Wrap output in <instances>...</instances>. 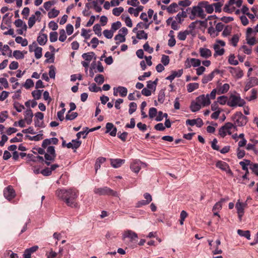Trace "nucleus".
Wrapping results in <instances>:
<instances>
[{
  "label": "nucleus",
  "mask_w": 258,
  "mask_h": 258,
  "mask_svg": "<svg viewBox=\"0 0 258 258\" xmlns=\"http://www.w3.org/2000/svg\"><path fill=\"white\" fill-rule=\"evenodd\" d=\"M56 194L57 197L63 201L68 206L72 208L77 207L76 201L79 192L77 189L74 188L57 189L56 191Z\"/></svg>",
  "instance_id": "f257e3e1"
},
{
  "label": "nucleus",
  "mask_w": 258,
  "mask_h": 258,
  "mask_svg": "<svg viewBox=\"0 0 258 258\" xmlns=\"http://www.w3.org/2000/svg\"><path fill=\"white\" fill-rule=\"evenodd\" d=\"M203 9V8L202 7V5H200V2L197 6H194L192 8H188L186 9V11L191 13L189 16L190 19L194 20L196 17L202 19L205 18L206 15L205 14Z\"/></svg>",
  "instance_id": "f03ea898"
},
{
  "label": "nucleus",
  "mask_w": 258,
  "mask_h": 258,
  "mask_svg": "<svg viewBox=\"0 0 258 258\" xmlns=\"http://www.w3.org/2000/svg\"><path fill=\"white\" fill-rule=\"evenodd\" d=\"M245 103V101L242 99L239 94H231L227 101V105L230 107H235L236 106H243Z\"/></svg>",
  "instance_id": "7ed1b4c3"
},
{
  "label": "nucleus",
  "mask_w": 258,
  "mask_h": 258,
  "mask_svg": "<svg viewBox=\"0 0 258 258\" xmlns=\"http://www.w3.org/2000/svg\"><path fill=\"white\" fill-rule=\"evenodd\" d=\"M94 192L99 196L108 195L117 197L118 195L116 191L113 190L107 186L95 188L94 190Z\"/></svg>",
  "instance_id": "20e7f679"
},
{
  "label": "nucleus",
  "mask_w": 258,
  "mask_h": 258,
  "mask_svg": "<svg viewBox=\"0 0 258 258\" xmlns=\"http://www.w3.org/2000/svg\"><path fill=\"white\" fill-rule=\"evenodd\" d=\"M232 120L235 122L238 126L245 125L247 121L248 118L246 116L242 114L241 112H236L232 116Z\"/></svg>",
  "instance_id": "39448f33"
},
{
  "label": "nucleus",
  "mask_w": 258,
  "mask_h": 258,
  "mask_svg": "<svg viewBox=\"0 0 258 258\" xmlns=\"http://www.w3.org/2000/svg\"><path fill=\"white\" fill-rule=\"evenodd\" d=\"M216 166L221 170L225 171L227 174L230 175H233V173L230 169L229 165L226 162L219 160L216 162Z\"/></svg>",
  "instance_id": "423d86ee"
},
{
  "label": "nucleus",
  "mask_w": 258,
  "mask_h": 258,
  "mask_svg": "<svg viewBox=\"0 0 258 258\" xmlns=\"http://www.w3.org/2000/svg\"><path fill=\"white\" fill-rule=\"evenodd\" d=\"M4 196L9 201L15 197V192L12 186L10 185L4 189Z\"/></svg>",
  "instance_id": "0eeeda50"
},
{
  "label": "nucleus",
  "mask_w": 258,
  "mask_h": 258,
  "mask_svg": "<svg viewBox=\"0 0 258 258\" xmlns=\"http://www.w3.org/2000/svg\"><path fill=\"white\" fill-rule=\"evenodd\" d=\"M239 164L241 166L242 170H246V173L242 176V178L243 179H247V175L249 174L247 166H249L250 167L251 164H254V163H251L249 160L245 159L244 161H240Z\"/></svg>",
  "instance_id": "6e6552de"
},
{
  "label": "nucleus",
  "mask_w": 258,
  "mask_h": 258,
  "mask_svg": "<svg viewBox=\"0 0 258 258\" xmlns=\"http://www.w3.org/2000/svg\"><path fill=\"white\" fill-rule=\"evenodd\" d=\"M142 165H145V164L139 160H135L131 164L130 168L133 172L138 173Z\"/></svg>",
  "instance_id": "1a4fd4ad"
},
{
  "label": "nucleus",
  "mask_w": 258,
  "mask_h": 258,
  "mask_svg": "<svg viewBox=\"0 0 258 258\" xmlns=\"http://www.w3.org/2000/svg\"><path fill=\"white\" fill-rule=\"evenodd\" d=\"M196 100L200 105H202L203 106L209 105L211 103L208 94L206 96L205 95H200L197 98Z\"/></svg>",
  "instance_id": "9d476101"
},
{
  "label": "nucleus",
  "mask_w": 258,
  "mask_h": 258,
  "mask_svg": "<svg viewBox=\"0 0 258 258\" xmlns=\"http://www.w3.org/2000/svg\"><path fill=\"white\" fill-rule=\"evenodd\" d=\"M230 73L235 78L240 79L243 75V71L239 68L228 67Z\"/></svg>",
  "instance_id": "9b49d317"
},
{
  "label": "nucleus",
  "mask_w": 258,
  "mask_h": 258,
  "mask_svg": "<svg viewBox=\"0 0 258 258\" xmlns=\"http://www.w3.org/2000/svg\"><path fill=\"white\" fill-rule=\"evenodd\" d=\"M256 85H258V79L255 77H250L246 83L244 88V91L246 92L250 88Z\"/></svg>",
  "instance_id": "f8f14e48"
},
{
  "label": "nucleus",
  "mask_w": 258,
  "mask_h": 258,
  "mask_svg": "<svg viewBox=\"0 0 258 258\" xmlns=\"http://www.w3.org/2000/svg\"><path fill=\"white\" fill-rule=\"evenodd\" d=\"M106 133H109L110 135L112 137H115L116 135L117 129L116 127L114 126L113 123L108 122L106 124Z\"/></svg>",
  "instance_id": "ddd939ff"
},
{
  "label": "nucleus",
  "mask_w": 258,
  "mask_h": 258,
  "mask_svg": "<svg viewBox=\"0 0 258 258\" xmlns=\"http://www.w3.org/2000/svg\"><path fill=\"white\" fill-rule=\"evenodd\" d=\"M125 238H130L131 241H136V239L138 238V235L136 233L131 230H127L124 232L122 239H124Z\"/></svg>",
  "instance_id": "4468645a"
},
{
  "label": "nucleus",
  "mask_w": 258,
  "mask_h": 258,
  "mask_svg": "<svg viewBox=\"0 0 258 258\" xmlns=\"http://www.w3.org/2000/svg\"><path fill=\"white\" fill-rule=\"evenodd\" d=\"M39 247L37 245H34L25 250L23 254V258H31L32 253L36 252Z\"/></svg>",
  "instance_id": "2eb2a0df"
},
{
  "label": "nucleus",
  "mask_w": 258,
  "mask_h": 258,
  "mask_svg": "<svg viewBox=\"0 0 258 258\" xmlns=\"http://www.w3.org/2000/svg\"><path fill=\"white\" fill-rule=\"evenodd\" d=\"M24 120L29 125L32 123V117L33 116V113L32 110L31 109H28L24 112Z\"/></svg>",
  "instance_id": "dca6fc26"
},
{
  "label": "nucleus",
  "mask_w": 258,
  "mask_h": 258,
  "mask_svg": "<svg viewBox=\"0 0 258 258\" xmlns=\"http://www.w3.org/2000/svg\"><path fill=\"white\" fill-rule=\"evenodd\" d=\"M200 5H202V7L205 9L207 13L211 14L213 12V4L210 5L207 1H202L200 2Z\"/></svg>",
  "instance_id": "f3484780"
},
{
  "label": "nucleus",
  "mask_w": 258,
  "mask_h": 258,
  "mask_svg": "<svg viewBox=\"0 0 258 258\" xmlns=\"http://www.w3.org/2000/svg\"><path fill=\"white\" fill-rule=\"evenodd\" d=\"M219 71L218 70H215L211 73L209 75H205L202 79V83L203 84H206L208 82L211 81L215 76V74H218Z\"/></svg>",
  "instance_id": "a211bd4d"
},
{
  "label": "nucleus",
  "mask_w": 258,
  "mask_h": 258,
  "mask_svg": "<svg viewBox=\"0 0 258 258\" xmlns=\"http://www.w3.org/2000/svg\"><path fill=\"white\" fill-rule=\"evenodd\" d=\"M125 162V160L121 159H110V164L114 168L120 167Z\"/></svg>",
  "instance_id": "6ab92c4d"
},
{
  "label": "nucleus",
  "mask_w": 258,
  "mask_h": 258,
  "mask_svg": "<svg viewBox=\"0 0 258 258\" xmlns=\"http://www.w3.org/2000/svg\"><path fill=\"white\" fill-rule=\"evenodd\" d=\"M241 205H241V202H240L239 200H238V202L236 203L235 205V208L237 210L238 218L240 220H241L242 217L243 216L244 213V209Z\"/></svg>",
  "instance_id": "aec40b11"
},
{
  "label": "nucleus",
  "mask_w": 258,
  "mask_h": 258,
  "mask_svg": "<svg viewBox=\"0 0 258 258\" xmlns=\"http://www.w3.org/2000/svg\"><path fill=\"white\" fill-rule=\"evenodd\" d=\"M200 53L201 56L205 58H209L212 55L211 51L209 49L206 48H200Z\"/></svg>",
  "instance_id": "412c9836"
},
{
  "label": "nucleus",
  "mask_w": 258,
  "mask_h": 258,
  "mask_svg": "<svg viewBox=\"0 0 258 258\" xmlns=\"http://www.w3.org/2000/svg\"><path fill=\"white\" fill-rule=\"evenodd\" d=\"M192 31L188 30H185L184 31H180L177 35V38L180 40H185L186 39V36L188 35L191 34Z\"/></svg>",
  "instance_id": "4be33fe9"
},
{
  "label": "nucleus",
  "mask_w": 258,
  "mask_h": 258,
  "mask_svg": "<svg viewBox=\"0 0 258 258\" xmlns=\"http://www.w3.org/2000/svg\"><path fill=\"white\" fill-rule=\"evenodd\" d=\"M213 48L215 51V53L214 54V56H216L217 55H222L225 52L224 49L221 48L219 44H215L214 45Z\"/></svg>",
  "instance_id": "5701e85b"
},
{
  "label": "nucleus",
  "mask_w": 258,
  "mask_h": 258,
  "mask_svg": "<svg viewBox=\"0 0 258 258\" xmlns=\"http://www.w3.org/2000/svg\"><path fill=\"white\" fill-rule=\"evenodd\" d=\"M218 90L217 94H222L226 93L229 89V85L228 84H224L222 86L217 88Z\"/></svg>",
  "instance_id": "b1692460"
},
{
  "label": "nucleus",
  "mask_w": 258,
  "mask_h": 258,
  "mask_svg": "<svg viewBox=\"0 0 258 258\" xmlns=\"http://www.w3.org/2000/svg\"><path fill=\"white\" fill-rule=\"evenodd\" d=\"M144 7L142 6H139L137 8L134 9L132 7H130L128 9V12L130 14H132L133 11H135L134 16L137 17L139 15V12L143 11Z\"/></svg>",
  "instance_id": "393cba45"
},
{
  "label": "nucleus",
  "mask_w": 258,
  "mask_h": 258,
  "mask_svg": "<svg viewBox=\"0 0 258 258\" xmlns=\"http://www.w3.org/2000/svg\"><path fill=\"white\" fill-rule=\"evenodd\" d=\"M37 40L40 45H44L47 41V36L45 34H42L37 37Z\"/></svg>",
  "instance_id": "a878e982"
},
{
  "label": "nucleus",
  "mask_w": 258,
  "mask_h": 258,
  "mask_svg": "<svg viewBox=\"0 0 258 258\" xmlns=\"http://www.w3.org/2000/svg\"><path fill=\"white\" fill-rule=\"evenodd\" d=\"M177 8H178V5L175 3H172L170 6H169L167 8V10L169 13L173 14L177 11Z\"/></svg>",
  "instance_id": "bb28decb"
},
{
  "label": "nucleus",
  "mask_w": 258,
  "mask_h": 258,
  "mask_svg": "<svg viewBox=\"0 0 258 258\" xmlns=\"http://www.w3.org/2000/svg\"><path fill=\"white\" fill-rule=\"evenodd\" d=\"M94 55V52L92 51L83 53L82 57L85 60L90 62L93 59Z\"/></svg>",
  "instance_id": "cd10ccee"
},
{
  "label": "nucleus",
  "mask_w": 258,
  "mask_h": 258,
  "mask_svg": "<svg viewBox=\"0 0 258 258\" xmlns=\"http://www.w3.org/2000/svg\"><path fill=\"white\" fill-rule=\"evenodd\" d=\"M2 54L5 55L7 54L9 57H11L12 50L10 49L9 46L8 45H5L2 47Z\"/></svg>",
  "instance_id": "c85d7f7f"
},
{
  "label": "nucleus",
  "mask_w": 258,
  "mask_h": 258,
  "mask_svg": "<svg viewBox=\"0 0 258 258\" xmlns=\"http://www.w3.org/2000/svg\"><path fill=\"white\" fill-rule=\"evenodd\" d=\"M199 87V84L197 83H189L187 85V90L190 93L197 89Z\"/></svg>",
  "instance_id": "c756f323"
},
{
  "label": "nucleus",
  "mask_w": 258,
  "mask_h": 258,
  "mask_svg": "<svg viewBox=\"0 0 258 258\" xmlns=\"http://www.w3.org/2000/svg\"><path fill=\"white\" fill-rule=\"evenodd\" d=\"M44 56L47 59L45 61V62H53L54 60V54L51 53L49 51L46 52L45 53Z\"/></svg>",
  "instance_id": "7c9ffc66"
},
{
  "label": "nucleus",
  "mask_w": 258,
  "mask_h": 258,
  "mask_svg": "<svg viewBox=\"0 0 258 258\" xmlns=\"http://www.w3.org/2000/svg\"><path fill=\"white\" fill-rule=\"evenodd\" d=\"M237 233L240 236L245 237L247 239H250V231L248 230L243 231L241 229H238L237 230Z\"/></svg>",
  "instance_id": "2f4dec72"
},
{
  "label": "nucleus",
  "mask_w": 258,
  "mask_h": 258,
  "mask_svg": "<svg viewBox=\"0 0 258 258\" xmlns=\"http://www.w3.org/2000/svg\"><path fill=\"white\" fill-rule=\"evenodd\" d=\"M17 43L21 44L22 46H26L28 45V41L26 39H24L21 36H17L15 39Z\"/></svg>",
  "instance_id": "473e14b6"
},
{
  "label": "nucleus",
  "mask_w": 258,
  "mask_h": 258,
  "mask_svg": "<svg viewBox=\"0 0 258 258\" xmlns=\"http://www.w3.org/2000/svg\"><path fill=\"white\" fill-rule=\"evenodd\" d=\"M137 38L139 39H145L148 38V34L144 30L138 31L137 33Z\"/></svg>",
  "instance_id": "72a5a7b5"
},
{
  "label": "nucleus",
  "mask_w": 258,
  "mask_h": 258,
  "mask_svg": "<svg viewBox=\"0 0 258 258\" xmlns=\"http://www.w3.org/2000/svg\"><path fill=\"white\" fill-rule=\"evenodd\" d=\"M190 109L192 112H196L199 111L201 108V105L198 102H192L190 105Z\"/></svg>",
  "instance_id": "f704fd0d"
},
{
  "label": "nucleus",
  "mask_w": 258,
  "mask_h": 258,
  "mask_svg": "<svg viewBox=\"0 0 258 258\" xmlns=\"http://www.w3.org/2000/svg\"><path fill=\"white\" fill-rule=\"evenodd\" d=\"M116 90L119 92L120 95L121 97H125L127 93V90L125 87L119 86L116 88Z\"/></svg>",
  "instance_id": "c9c22d12"
},
{
  "label": "nucleus",
  "mask_w": 258,
  "mask_h": 258,
  "mask_svg": "<svg viewBox=\"0 0 258 258\" xmlns=\"http://www.w3.org/2000/svg\"><path fill=\"white\" fill-rule=\"evenodd\" d=\"M13 56L17 59H21L24 58V53L20 50H15L13 53Z\"/></svg>",
  "instance_id": "e433bc0d"
},
{
  "label": "nucleus",
  "mask_w": 258,
  "mask_h": 258,
  "mask_svg": "<svg viewBox=\"0 0 258 258\" xmlns=\"http://www.w3.org/2000/svg\"><path fill=\"white\" fill-rule=\"evenodd\" d=\"M203 23L204 22L201 21H196L191 23L188 26V28L190 29L189 31H191L192 32V31L196 28L197 24H199L200 26H201L203 25Z\"/></svg>",
  "instance_id": "4c0bfd02"
},
{
  "label": "nucleus",
  "mask_w": 258,
  "mask_h": 258,
  "mask_svg": "<svg viewBox=\"0 0 258 258\" xmlns=\"http://www.w3.org/2000/svg\"><path fill=\"white\" fill-rule=\"evenodd\" d=\"M187 13H189V12L183 11H182L181 12H179L176 15L175 19L176 20L178 21L179 23H181V18H186L187 17Z\"/></svg>",
  "instance_id": "58836bf2"
},
{
  "label": "nucleus",
  "mask_w": 258,
  "mask_h": 258,
  "mask_svg": "<svg viewBox=\"0 0 258 258\" xmlns=\"http://www.w3.org/2000/svg\"><path fill=\"white\" fill-rule=\"evenodd\" d=\"M14 108L19 112H21L25 109L24 105L20 104L18 102L15 101L13 103Z\"/></svg>",
  "instance_id": "ea45409f"
},
{
  "label": "nucleus",
  "mask_w": 258,
  "mask_h": 258,
  "mask_svg": "<svg viewBox=\"0 0 258 258\" xmlns=\"http://www.w3.org/2000/svg\"><path fill=\"white\" fill-rule=\"evenodd\" d=\"M43 90H37L32 91V95L35 100H39L41 96L42 92Z\"/></svg>",
  "instance_id": "a19ab883"
},
{
  "label": "nucleus",
  "mask_w": 258,
  "mask_h": 258,
  "mask_svg": "<svg viewBox=\"0 0 258 258\" xmlns=\"http://www.w3.org/2000/svg\"><path fill=\"white\" fill-rule=\"evenodd\" d=\"M165 98V94L164 91L163 90H161L158 93V101L160 103H163L164 101Z\"/></svg>",
  "instance_id": "79ce46f5"
},
{
  "label": "nucleus",
  "mask_w": 258,
  "mask_h": 258,
  "mask_svg": "<svg viewBox=\"0 0 258 258\" xmlns=\"http://www.w3.org/2000/svg\"><path fill=\"white\" fill-rule=\"evenodd\" d=\"M129 107H130V108L128 110V113L130 114H132L134 112H135L136 110H137V103L134 102H131L129 104Z\"/></svg>",
  "instance_id": "37998d69"
},
{
  "label": "nucleus",
  "mask_w": 258,
  "mask_h": 258,
  "mask_svg": "<svg viewBox=\"0 0 258 258\" xmlns=\"http://www.w3.org/2000/svg\"><path fill=\"white\" fill-rule=\"evenodd\" d=\"M223 5V1L213 4V7H215V12L220 13L221 12V7Z\"/></svg>",
  "instance_id": "c03bdc74"
},
{
  "label": "nucleus",
  "mask_w": 258,
  "mask_h": 258,
  "mask_svg": "<svg viewBox=\"0 0 258 258\" xmlns=\"http://www.w3.org/2000/svg\"><path fill=\"white\" fill-rule=\"evenodd\" d=\"M121 26V23L120 21H117L116 22L113 23L111 25V30H112L113 32L116 31L117 30L119 29Z\"/></svg>",
  "instance_id": "a18cd8bd"
},
{
  "label": "nucleus",
  "mask_w": 258,
  "mask_h": 258,
  "mask_svg": "<svg viewBox=\"0 0 258 258\" xmlns=\"http://www.w3.org/2000/svg\"><path fill=\"white\" fill-rule=\"evenodd\" d=\"M59 13V11L54 9L51 10L50 12L48 13V17L50 19L56 17Z\"/></svg>",
  "instance_id": "49530a36"
},
{
  "label": "nucleus",
  "mask_w": 258,
  "mask_h": 258,
  "mask_svg": "<svg viewBox=\"0 0 258 258\" xmlns=\"http://www.w3.org/2000/svg\"><path fill=\"white\" fill-rule=\"evenodd\" d=\"M42 48L40 47H36L34 50L35 56L37 59H39L42 56Z\"/></svg>",
  "instance_id": "de8ad7c7"
},
{
  "label": "nucleus",
  "mask_w": 258,
  "mask_h": 258,
  "mask_svg": "<svg viewBox=\"0 0 258 258\" xmlns=\"http://www.w3.org/2000/svg\"><path fill=\"white\" fill-rule=\"evenodd\" d=\"M78 115V113L77 112H71L69 113V111L68 112L66 116V119L67 120H73L75 118H76Z\"/></svg>",
  "instance_id": "09e8293b"
},
{
  "label": "nucleus",
  "mask_w": 258,
  "mask_h": 258,
  "mask_svg": "<svg viewBox=\"0 0 258 258\" xmlns=\"http://www.w3.org/2000/svg\"><path fill=\"white\" fill-rule=\"evenodd\" d=\"M124 11V9L122 7H118L114 8L112 10V14L116 16H119L121 13Z\"/></svg>",
  "instance_id": "8fccbe9b"
},
{
  "label": "nucleus",
  "mask_w": 258,
  "mask_h": 258,
  "mask_svg": "<svg viewBox=\"0 0 258 258\" xmlns=\"http://www.w3.org/2000/svg\"><path fill=\"white\" fill-rule=\"evenodd\" d=\"M93 31L98 36H101V28L99 24H96L93 26Z\"/></svg>",
  "instance_id": "3c124183"
},
{
  "label": "nucleus",
  "mask_w": 258,
  "mask_h": 258,
  "mask_svg": "<svg viewBox=\"0 0 258 258\" xmlns=\"http://www.w3.org/2000/svg\"><path fill=\"white\" fill-rule=\"evenodd\" d=\"M103 33L106 38L107 39H111L113 36L114 32L111 29H106L103 31Z\"/></svg>",
  "instance_id": "603ef678"
},
{
  "label": "nucleus",
  "mask_w": 258,
  "mask_h": 258,
  "mask_svg": "<svg viewBox=\"0 0 258 258\" xmlns=\"http://www.w3.org/2000/svg\"><path fill=\"white\" fill-rule=\"evenodd\" d=\"M34 82L33 80L30 79H28L26 80L25 84L23 85V86L27 89H28L34 86Z\"/></svg>",
  "instance_id": "864d4df0"
},
{
  "label": "nucleus",
  "mask_w": 258,
  "mask_h": 258,
  "mask_svg": "<svg viewBox=\"0 0 258 258\" xmlns=\"http://www.w3.org/2000/svg\"><path fill=\"white\" fill-rule=\"evenodd\" d=\"M228 100V97L225 96H221L217 98V102L221 105H224L226 103H227Z\"/></svg>",
  "instance_id": "5fc2aeb1"
},
{
  "label": "nucleus",
  "mask_w": 258,
  "mask_h": 258,
  "mask_svg": "<svg viewBox=\"0 0 258 258\" xmlns=\"http://www.w3.org/2000/svg\"><path fill=\"white\" fill-rule=\"evenodd\" d=\"M94 81L98 83L99 85H101L103 83L104 81V76L102 75H97Z\"/></svg>",
  "instance_id": "6e6d98bb"
},
{
  "label": "nucleus",
  "mask_w": 258,
  "mask_h": 258,
  "mask_svg": "<svg viewBox=\"0 0 258 258\" xmlns=\"http://www.w3.org/2000/svg\"><path fill=\"white\" fill-rule=\"evenodd\" d=\"M114 39L116 41H118V42H116L117 44H118L121 42H123L125 41V37L122 36L121 33H118L117 35H116L114 37Z\"/></svg>",
  "instance_id": "4d7b16f0"
},
{
  "label": "nucleus",
  "mask_w": 258,
  "mask_h": 258,
  "mask_svg": "<svg viewBox=\"0 0 258 258\" xmlns=\"http://www.w3.org/2000/svg\"><path fill=\"white\" fill-rule=\"evenodd\" d=\"M58 34L56 32H52L49 34V39L51 42H54L57 41Z\"/></svg>",
  "instance_id": "13d9d810"
},
{
  "label": "nucleus",
  "mask_w": 258,
  "mask_h": 258,
  "mask_svg": "<svg viewBox=\"0 0 258 258\" xmlns=\"http://www.w3.org/2000/svg\"><path fill=\"white\" fill-rule=\"evenodd\" d=\"M89 89L90 91L94 92H98L101 91V88L97 87L95 83H92L89 87Z\"/></svg>",
  "instance_id": "bf43d9fd"
},
{
  "label": "nucleus",
  "mask_w": 258,
  "mask_h": 258,
  "mask_svg": "<svg viewBox=\"0 0 258 258\" xmlns=\"http://www.w3.org/2000/svg\"><path fill=\"white\" fill-rule=\"evenodd\" d=\"M157 113V110L154 107H151L149 110V116L150 118H153L155 117Z\"/></svg>",
  "instance_id": "052dcab7"
},
{
  "label": "nucleus",
  "mask_w": 258,
  "mask_h": 258,
  "mask_svg": "<svg viewBox=\"0 0 258 258\" xmlns=\"http://www.w3.org/2000/svg\"><path fill=\"white\" fill-rule=\"evenodd\" d=\"M67 38V35L66 32L64 29H61L59 30V40L61 42H64Z\"/></svg>",
  "instance_id": "680f3d73"
},
{
  "label": "nucleus",
  "mask_w": 258,
  "mask_h": 258,
  "mask_svg": "<svg viewBox=\"0 0 258 258\" xmlns=\"http://www.w3.org/2000/svg\"><path fill=\"white\" fill-rule=\"evenodd\" d=\"M228 62L232 65L236 66L238 64V61L235 59V56L234 54H231L228 59Z\"/></svg>",
  "instance_id": "e2e57ef3"
},
{
  "label": "nucleus",
  "mask_w": 258,
  "mask_h": 258,
  "mask_svg": "<svg viewBox=\"0 0 258 258\" xmlns=\"http://www.w3.org/2000/svg\"><path fill=\"white\" fill-rule=\"evenodd\" d=\"M190 62L194 67H200L201 63L200 59L194 58H190Z\"/></svg>",
  "instance_id": "0e129e2a"
},
{
  "label": "nucleus",
  "mask_w": 258,
  "mask_h": 258,
  "mask_svg": "<svg viewBox=\"0 0 258 258\" xmlns=\"http://www.w3.org/2000/svg\"><path fill=\"white\" fill-rule=\"evenodd\" d=\"M36 22V17L35 15H32L29 19L28 20V26L29 28H31L35 24Z\"/></svg>",
  "instance_id": "69168bd1"
},
{
  "label": "nucleus",
  "mask_w": 258,
  "mask_h": 258,
  "mask_svg": "<svg viewBox=\"0 0 258 258\" xmlns=\"http://www.w3.org/2000/svg\"><path fill=\"white\" fill-rule=\"evenodd\" d=\"M216 29L215 30L213 27H210L208 29V33L213 37H215L218 36V32L216 33Z\"/></svg>",
  "instance_id": "338daca9"
},
{
  "label": "nucleus",
  "mask_w": 258,
  "mask_h": 258,
  "mask_svg": "<svg viewBox=\"0 0 258 258\" xmlns=\"http://www.w3.org/2000/svg\"><path fill=\"white\" fill-rule=\"evenodd\" d=\"M118 137L122 141L124 142L126 140L127 136L128 135V133L127 132H123L121 133L120 132H119L117 134Z\"/></svg>",
  "instance_id": "774afa93"
}]
</instances>
